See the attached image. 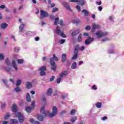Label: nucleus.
Instances as JSON below:
<instances>
[{"mask_svg":"<svg viewBox=\"0 0 124 124\" xmlns=\"http://www.w3.org/2000/svg\"><path fill=\"white\" fill-rule=\"evenodd\" d=\"M63 23V20H62V19H60V21H59V24L60 25H62Z\"/></svg>","mask_w":124,"mask_h":124,"instance_id":"obj_57","label":"nucleus"},{"mask_svg":"<svg viewBox=\"0 0 124 124\" xmlns=\"http://www.w3.org/2000/svg\"><path fill=\"white\" fill-rule=\"evenodd\" d=\"M55 79V76H52L51 78H50L49 81L50 82H53Z\"/></svg>","mask_w":124,"mask_h":124,"instance_id":"obj_51","label":"nucleus"},{"mask_svg":"<svg viewBox=\"0 0 124 124\" xmlns=\"http://www.w3.org/2000/svg\"><path fill=\"white\" fill-rule=\"evenodd\" d=\"M7 28V24L5 22H4L1 24V29L4 30Z\"/></svg>","mask_w":124,"mask_h":124,"instance_id":"obj_21","label":"nucleus"},{"mask_svg":"<svg viewBox=\"0 0 124 124\" xmlns=\"http://www.w3.org/2000/svg\"><path fill=\"white\" fill-rule=\"evenodd\" d=\"M57 11H59V8L55 7L53 8L52 12L54 13L57 12Z\"/></svg>","mask_w":124,"mask_h":124,"instance_id":"obj_42","label":"nucleus"},{"mask_svg":"<svg viewBox=\"0 0 124 124\" xmlns=\"http://www.w3.org/2000/svg\"><path fill=\"white\" fill-rule=\"evenodd\" d=\"M12 64L13 65L14 68H15L16 71H17L18 70V67L17 66V64H16V62H15V61L13 60L12 62Z\"/></svg>","mask_w":124,"mask_h":124,"instance_id":"obj_18","label":"nucleus"},{"mask_svg":"<svg viewBox=\"0 0 124 124\" xmlns=\"http://www.w3.org/2000/svg\"><path fill=\"white\" fill-rule=\"evenodd\" d=\"M102 105V104H101V103L98 102L96 104V107H97V108H101Z\"/></svg>","mask_w":124,"mask_h":124,"instance_id":"obj_32","label":"nucleus"},{"mask_svg":"<svg viewBox=\"0 0 124 124\" xmlns=\"http://www.w3.org/2000/svg\"><path fill=\"white\" fill-rule=\"evenodd\" d=\"M21 83H22V81L21 80V79L17 80L16 83V86L19 87V86L21 85Z\"/></svg>","mask_w":124,"mask_h":124,"instance_id":"obj_30","label":"nucleus"},{"mask_svg":"<svg viewBox=\"0 0 124 124\" xmlns=\"http://www.w3.org/2000/svg\"><path fill=\"white\" fill-rule=\"evenodd\" d=\"M94 40V38L91 37V36L88 37V38L85 40V44L86 45H90L91 42H93Z\"/></svg>","mask_w":124,"mask_h":124,"instance_id":"obj_7","label":"nucleus"},{"mask_svg":"<svg viewBox=\"0 0 124 124\" xmlns=\"http://www.w3.org/2000/svg\"><path fill=\"white\" fill-rule=\"evenodd\" d=\"M95 29H100V25L98 24H94L93 26Z\"/></svg>","mask_w":124,"mask_h":124,"instance_id":"obj_34","label":"nucleus"},{"mask_svg":"<svg viewBox=\"0 0 124 124\" xmlns=\"http://www.w3.org/2000/svg\"><path fill=\"white\" fill-rule=\"evenodd\" d=\"M102 3V2H101V1H96V4H98V5H101V4Z\"/></svg>","mask_w":124,"mask_h":124,"instance_id":"obj_58","label":"nucleus"},{"mask_svg":"<svg viewBox=\"0 0 124 124\" xmlns=\"http://www.w3.org/2000/svg\"><path fill=\"white\" fill-rule=\"evenodd\" d=\"M50 18L51 19V20H55V16H50Z\"/></svg>","mask_w":124,"mask_h":124,"instance_id":"obj_61","label":"nucleus"},{"mask_svg":"<svg viewBox=\"0 0 124 124\" xmlns=\"http://www.w3.org/2000/svg\"><path fill=\"white\" fill-rule=\"evenodd\" d=\"M40 15H41V19H44V18H46L49 16V14L47 12L44 11L43 10L40 11Z\"/></svg>","mask_w":124,"mask_h":124,"instance_id":"obj_6","label":"nucleus"},{"mask_svg":"<svg viewBox=\"0 0 124 124\" xmlns=\"http://www.w3.org/2000/svg\"><path fill=\"white\" fill-rule=\"evenodd\" d=\"M26 99L28 102H31V95H30V93H26Z\"/></svg>","mask_w":124,"mask_h":124,"instance_id":"obj_20","label":"nucleus"},{"mask_svg":"<svg viewBox=\"0 0 124 124\" xmlns=\"http://www.w3.org/2000/svg\"><path fill=\"white\" fill-rule=\"evenodd\" d=\"M5 8V6L4 5H1L0 6V9H4Z\"/></svg>","mask_w":124,"mask_h":124,"instance_id":"obj_60","label":"nucleus"},{"mask_svg":"<svg viewBox=\"0 0 124 124\" xmlns=\"http://www.w3.org/2000/svg\"><path fill=\"white\" fill-rule=\"evenodd\" d=\"M14 51L16 53H18L20 51V47H15Z\"/></svg>","mask_w":124,"mask_h":124,"instance_id":"obj_45","label":"nucleus"},{"mask_svg":"<svg viewBox=\"0 0 124 124\" xmlns=\"http://www.w3.org/2000/svg\"><path fill=\"white\" fill-rule=\"evenodd\" d=\"M59 20H60V18H59V17H56L55 19L54 25L55 26H57V25H58V23H59Z\"/></svg>","mask_w":124,"mask_h":124,"instance_id":"obj_31","label":"nucleus"},{"mask_svg":"<svg viewBox=\"0 0 124 124\" xmlns=\"http://www.w3.org/2000/svg\"><path fill=\"white\" fill-rule=\"evenodd\" d=\"M40 75L41 76H46V73H45V71H41Z\"/></svg>","mask_w":124,"mask_h":124,"instance_id":"obj_35","label":"nucleus"},{"mask_svg":"<svg viewBox=\"0 0 124 124\" xmlns=\"http://www.w3.org/2000/svg\"><path fill=\"white\" fill-rule=\"evenodd\" d=\"M26 87L27 89H31L32 88V84H31V82H27L26 84Z\"/></svg>","mask_w":124,"mask_h":124,"instance_id":"obj_16","label":"nucleus"},{"mask_svg":"<svg viewBox=\"0 0 124 124\" xmlns=\"http://www.w3.org/2000/svg\"><path fill=\"white\" fill-rule=\"evenodd\" d=\"M98 10L100 11H102V7H101V6H99V7H98Z\"/></svg>","mask_w":124,"mask_h":124,"instance_id":"obj_64","label":"nucleus"},{"mask_svg":"<svg viewBox=\"0 0 124 124\" xmlns=\"http://www.w3.org/2000/svg\"><path fill=\"white\" fill-rule=\"evenodd\" d=\"M73 23H74V24H77V25H78L79 24V23H80V20L79 19H76L73 21Z\"/></svg>","mask_w":124,"mask_h":124,"instance_id":"obj_40","label":"nucleus"},{"mask_svg":"<svg viewBox=\"0 0 124 124\" xmlns=\"http://www.w3.org/2000/svg\"><path fill=\"white\" fill-rule=\"evenodd\" d=\"M16 117H18V121L20 123H23L24 122V115L21 112H17L16 113Z\"/></svg>","mask_w":124,"mask_h":124,"instance_id":"obj_5","label":"nucleus"},{"mask_svg":"<svg viewBox=\"0 0 124 124\" xmlns=\"http://www.w3.org/2000/svg\"><path fill=\"white\" fill-rule=\"evenodd\" d=\"M21 21H22L21 19H19V22H20V23H21V24L19 27V32H22V31H23V30H24V27H25V24H24V23H23V22H21Z\"/></svg>","mask_w":124,"mask_h":124,"instance_id":"obj_8","label":"nucleus"},{"mask_svg":"<svg viewBox=\"0 0 124 124\" xmlns=\"http://www.w3.org/2000/svg\"><path fill=\"white\" fill-rule=\"evenodd\" d=\"M2 82L4 84L6 88H8V84H7V80L5 79H2Z\"/></svg>","mask_w":124,"mask_h":124,"instance_id":"obj_36","label":"nucleus"},{"mask_svg":"<svg viewBox=\"0 0 124 124\" xmlns=\"http://www.w3.org/2000/svg\"><path fill=\"white\" fill-rule=\"evenodd\" d=\"M6 104L5 103L1 104V109H4L5 108Z\"/></svg>","mask_w":124,"mask_h":124,"instance_id":"obj_48","label":"nucleus"},{"mask_svg":"<svg viewBox=\"0 0 124 124\" xmlns=\"http://www.w3.org/2000/svg\"><path fill=\"white\" fill-rule=\"evenodd\" d=\"M63 5H64V6L65 7L66 9H67V10L70 11V12H71V11H72V10H71V8H70V6H69V4H68V3H67V2H63Z\"/></svg>","mask_w":124,"mask_h":124,"instance_id":"obj_9","label":"nucleus"},{"mask_svg":"<svg viewBox=\"0 0 124 124\" xmlns=\"http://www.w3.org/2000/svg\"><path fill=\"white\" fill-rule=\"evenodd\" d=\"M76 8L79 12H80V11H81V7H80V6L77 5Z\"/></svg>","mask_w":124,"mask_h":124,"instance_id":"obj_52","label":"nucleus"},{"mask_svg":"<svg viewBox=\"0 0 124 124\" xmlns=\"http://www.w3.org/2000/svg\"><path fill=\"white\" fill-rule=\"evenodd\" d=\"M96 35H97V38H101V37H103V36H107L108 34V32H102L101 31H98L95 33Z\"/></svg>","mask_w":124,"mask_h":124,"instance_id":"obj_4","label":"nucleus"},{"mask_svg":"<svg viewBox=\"0 0 124 124\" xmlns=\"http://www.w3.org/2000/svg\"><path fill=\"white\" fill-rule=\"evenodd\" d=\"M65 42V39H61L59 40V43L60 44H63Z\"/></svg>","mask_w":124,"mask_h":124,"instance_id":"obj_43","label":"nucleus"},{"mask_svg":"<svg viewBox=\"0 0 124 124\" xmlns=\"http://www.w3.org/2000/svg\"><path fill=\"white\" fill-rule=\"evenodd\" d=\"M79 33H80L79 30H75L72 32L71 35L72 36H76V35H77V34H79Z\"/></svg>","mask_w":124,"mask_h":124,"instance_id":"obj_12","label":"nucleus"},{"mask_svg":"<svg viewBox=\"0 0 124 124\" xmlns=\"http://www.w3.org/2000/svg\"><path fill=\"white\" fill-rule=\"evenodd\" d=\"M5 63L8 66H11V62L9 61V59L6 58L5 60Z\"/></svg>","mask_w":124,"mask_h":124,"instance_id":"obj_23","label":"nucleus"},{"mask_svg":"<svg viewBox=\"0 0 124 124\" xmlns=\"http://www.w3.org/2000/svg\"><path fill=\"white\" fill-rule=\"evenodd\" d=\"M47 68L45 65L42 66L38 69L39 71H46Z\"/></svg>","mask_w":124,"mask_h":124,"instance_id":"obj_19","label":"nucleus"},{"mask_svg":"<svg viewBox=\"0 0 124 124\" xmlns=\"http://www.w3.org/2000/svg\"><path fill=\"white\" fill-rule=\"evenodd\" d=\"M53 92V90L51 88H49L46 92V95H48L49 96H51L52 95V93Z\"/></svg>","mask_w":124,"mask_h":124,"instance_id":"obj_15","label":"nucleus"},{"mask_svg":"<svg viewBox=\"0 0 124 124\" xmlns=\"http://www.w3.org/2000/svg\"><path fill=\"white\" fill-rule=\"evenodd\" d=\"M65 97H67V96L66 95H62L61 96V98H62V99H64Z\"/></svg>","mask_w":124,"mask_h":124,"instance_id":"obj_59","label":"nucleus"},{"mask_svg":"<svg viewBox=\"0 0 124 124\" xmlns=\"http://www.w3.org/2000/svg\"><path fill=\"white\" fill-rule=\"evenodd\" d=\"M108 52V54H114L115 53V50L114 49H109Z\"/></svg>","mask_w":124,"mask_h":124,"instance_id":"obj_37","label":"nucleus"},{"mask_svg":"<svg viewBox=\"0 0 124 124\" xmlns=\"http://www.w3.org/2000/svg\"><path fill=\"white\" fill-rule=\"evenodd\" d=\"M4 60V55L3 54L0 53V61H3Z\"/></svg>","mask_w":124,"mask_h":124,"instance_id":"obj_38","label":"nucleus"},{"mask_svg":"<svg viewBox=\"0 0 124 124\" xmlns=\"http://www.w3.org/2000/svg\"><path fill=\"white\" fill-rule=\"evenodd\" d=\"M9 117H10V115H9V114H7V115H6L4 116V119L5 120H8V119L9 118Z\"/></svg>","mask_w":124,"mask_h":124,"instance_id":"obj_49","label":"nucleus"},{"mask_svg":"<svg viewBox=\"0 0 124 124\" xmlns=\"http://www.w3.org/2000/svg\"><path fill=\"white\" fill-rule=\"evenodd\" d=\"M82 13H83L84 16H89V12L87 11V10L84 9L82 11Z\"/></svg>","mask_w":124,"mask_h":124,"instance_id":"obj_25","label":"nucleus"},{"mask_svg":"<svg viewBox=\"0 0 124 124\" xmlns=\"http://www.w3.org/2000/svg\"><path fill=\"white\" fill-rule=\"evenodd\" d=\"M91 31L92 32H94L95 31V28H93H93L91 30Z\"/></svg>","mask_w":124,"mask_h":124,"instance_id":"obj_63","label":"nucleus"},{"mask_svg":"<svg viewBox=\"0 0 124 124\" xmlns=\"http://www.w3.org/2000/svg\"><path fill=\"white\" fill-rule=\"evenodd\" d=\"M66 113V110H62L60 112V115H64Z\"/></svg>","mask_w":124,"mask_h":124,"instance_id":"obj_53","label":"nucleus"},{"mask_svg":"<svg viewBox=\"0 0 124 124\" xmlns=\"http://www.w3.org/2000/svg\"><path fill=\"white\" fill-rule=\"evenodd\" d=\"M17 62L19 64L23 63L24 62V60L22 59H18L17 60Z\"/></svg>","mask_w":124,"mask_h":124,"instance_id":"obj_46","label":"nucleus"},{"mask_svg":"<svg viewBox=\"0 0 124 124\" xmlns=\"http://www.w3.org/2000/svg\"><path fill=\"white\" fill-rule=\"evenodd\" d=\"M62 78L61 77H59V78H57V84H60L61 83V81H62Z\"/></svg>","mask_w":124,"mask_h":124,"instance_id":"obj_47","label":"nucleus"},{"mask_svg":"<svg viewBox=\"0 0 124 124\" xmlns=\"http://www.w3.org/2000/svg\"><path fill=\"white\" fill-rule=\"evenodd\" d=\"M10 122L12 124H17L19 123L17 119H11Z\"/></svg>","mask_w":124,"mask_h":124,"instance_id":"obj_22","label":"nucleus"},{"mask_svg":"<svg viewBox=\"0 0 124 124\" xmlns=\"http://www.w3.org/2000/svg\"><path fill=\"white\" fill-rule=\"evenodd\" d=\"M92 90H94V91H96V90H97V88H96V86H95V85H93L92 86Z\"/></svg>","mask_w":124,"mask_h":124,"instance_id":"obj_56","label":"nucleus"},{"mask_svg":"<svg viewBox=\"0 0 124 124\" xmlns=\"http://www.w3.org/2000/svg\"><path fill=\"white\" fill-rule=\"evenodd\" d=\"M78 4H80V5H85V0H78Z\"/></svg>","mask_w":124,"mask_h":124,"instance_id":"obj_27","label":"nucleus"},{"mask_svg":"<svg viewBox=\"0 0 124 124\" xmlns=\"http://www.w3.org/2000/svg\"><path fill=\"white\" fill-rule=\"evenodd\" d=\"M77 68V62H74L71 65V68L72 69H75Z\"/></svg>","mask_w":124,"mask_h":124,"instance_id":"obj_24","label":"nucleus"},{"mask_svg":"<svg viewBox=\"0 0 124 124\" xmlns=\"http://www.w3.org/2000/svg\"><path fill=\"white\" fill-rule=\"evenodd\" d=\"M59 35H60V36H61V37H63L64 38H65V37H66V35H65V34L63 33V32L62 31L60 34Z\"/></svg>","mask_w":124,"mask_h":124,"instance_id":"obj_39","label":"nucleus"},{"mask_svg":"<svg viewBox=\"0 0 124 124\" xmlns=\"http://www.w3.org/2000/svg\"><path fill=\"white\" fill-rule=\"evenodd\" d=\"M38 120H39V121H40V122H43V121L44 120V117L42 115H39L38 116Z\"/></svg>","mask_w":124,"mask_h":124,"instance_id":"obj_26","label":"nucleus"},{"mask_svg":"<svg viewBox=\"0 0 124 124\" xmlns=\"http://www.w3.org/2000/svg\"><path fill=\"white\" fill-rule=\"evenodd\" d=\"M68 74V71L65 70L63 71L60 75L59 77H61V78H63V77H65Z\"/></svg>","mask_w":124,"mask_h":124,"instance_id":"obj_10","label":"nucleus"},{"mask_svg":"<svg viewBox=\"0 0 124 124\" xmlns=\"http://www.w3.org/2000/svg\"><path fill=\"white\" fill-rule=\"evenodd\" d=\"M101 120H102L103 121H105V120H107V117L104 116L101 118Z\"/></svg>","mask_w":124,"mask_h":124,"instance_id":"obj_62","label":"nucleus"},{"mask_svg":"<svg viewBox=\"0 0 124 124\" xmlns=\"http://www.w3.org/2000/svg\"><path fill=\"white\" fill-rule=\"evenodd\" d=\"M25 110L27 113L30 114V113H31V110H32V108L31 107H27L25 108Z\"/></svg>","mask_w":124,"mask_h":124,"instance_id":"obj_17","label":"nucleus"},{"mask_svg":"<svg viewBox=\"0 0 124 124\" xmlns=\"http://www.w3.org/2000/svg\"><path fill=\"white\" fill-rule=\"evenodd\" d=\"M15 92H16V93H20V92H21V88H20V87L17 86L16 88H15L14 89Z\"/></svg>","mask_w":124,"mask_h":124,"instance_id":"obj_28","label":"nucleus"},{"mask_svg":"<svg viewBox=\"0 0 124 124\" xmlns=\"http://www.w3.org/2000/svg\"><path fill=\"white\" fill-rule=\"evenodd\" d=\"M12 112H14V113L17 112L18 111V107L15 104H13L12 108Z\"/></svg>","mask_w":124,"mask_h":124,"instance_id":"obj_11","label":"nucleus"},{"mask_svg":"<svg viewBox=\"0 0 124 124\" xmlns=\"http://www.w3.org/2000/svg\"><path fill=\"white\" fill-rule=\"evenodd\" d=\"M66 61V54L64 53L62 55V62H65Z\"/></svg>","mask_w":124,"mask_h":124,"instance_id":"obj_14","label":"nucleus"},{"mask_svg":"<svg viewBox=\"0 0 124 124\" xmlns=\"http://www.w3.org/2000/svg\"><path fill=\"white\" fill-rule=\"evenodd\" d=\"M77 118L76 117H74L70 119V121L72 123H74V122H75V121H77Z\"/></svg>","mask_w":124,"mask_h":124,"instance_id":"obj_41","label":"nucleus"},{"mask_svg":"<svg viewBox=\"0 0 124 124\" xmlns=\"http://www.w3.org/2000/svg\"><path fill=\"white\" fill-rule=\"evenodd\" d=\"M86 31H90L91 30V26H87L85 28Z\"/></svg>","mask_w":124,"mask_h":124,"instance_id":"obj_50","label":"nucleus"},{"mask_svg":"<svg viewBox=\"0 0 124 124\" xmlns=\"http://www.w3.org/2000/svg\"><path fill=\"white\" fill-rule=\"evenodd\" d=\"M55 62H58L59 61V58L56 56L55 54H53V57L50 58L49 63L50 65H51V69L53 71H56L57 69V65H56Z\"/></svg>","mask_w":124,"mask_h":124,"instance_id":"obj_3","label":"nucleus"},{"mask_svg":"<svg viewBox=\"0 0 124 124\" xmlns=\"http://www.w3.org/2000/svg\"><path fill=\"white\" fill-rule=\"evenodd\" d=\"M78 40V42H82V34H79Z\"/></svg>","mask_w":124,"mask_h":124,"instance_id":"obj_33","label":"nucleus"},{"mask_svg":"<svg viewBox=\"0 0 124 124\" xmlns=\"http://www.w3.org/2000/svg\"><path fill=\"white\" fill-rule=\"evenodd\" d=\"M55 31L58 35H60V34L62 32V31H61V28L59 26L56 27Z\"/></svg>","mask_w":124,"mask_h":124,"instance_id":"obj_13","label":"nucleus"},{"mask_svg":"<svg viewBox=\"0 0 124 124\" xmlns=\"http://www.w3.org/2000/svg\"><path fill=\"white\" fill-rule=\"evenodd\" d=\"M4 69L6 70V71H7V72H10V71H11L12 70V69L11 68H9L7 66H5L4 67Z\"/></svg>","mask_w":124,"mask_h":124,"instance_id":"obj_29","label":"nucleus"},{"mask_svg":"<svg viewBox=\"0 0 124 124\" xmlns=\"http://www.w3.org/2000/svg\"><path fill=\"white\" fill-rule=\"evenodd\" d=\"M75 113H76L75 109H72L70 112V114L71 115H74V114H75Z\"/></svg>","mask_w":124,"mask_h":124,"instance_id":"obj_54","label":"nucleus"},{"mask_svg":"<svg viewBox=\"0 0 124 124\" xmlns=\"http://www.w3.org/2000/svg\"><path fill=\"white\" fill-rule=\"evenodd\" d=\"M40 112L44 117L48 116V117L52 118L53 117H55V116L58 114V108H57V107L54 106L52 108V112L51 113H46V111H45V107H43L41 108Z\"/></svg>","mask_w":124,"mask_h":124,"instance_id":"obj_1","label":"nucleus"},{"mask_svg":"<svg viewBox=\"0 0 124 124\" xmlns=\"http://www.w3.org/2000/svg\"><path fill=\"white\" fill-rule=\"evenodd\" d=\"M79 1V0H70V2H78Z\"/></svg>","mask_w":124,"mask_h":124,"instance_id":"obj_55","label":"nucleus"},{"mask_svg":"<svg viewBox=\"0 0 124 124\" xmlns=\"http://www.w3.org/2000/svg\"><path fill=\"white\" fill-rule=\"evenodd\" d=\"M86 48L84 46H81L80 47L79 45H77L75 46L74 50V55L72 58V60H76L78 58V53H79V50L80 51H84Z\"/></svg>","mask_w":124,"mask_h":124,"instance_id":"obj_2","label":"nucleus"},{"mask_svg":"<svg viewBox=\"0 0 124 124\" xmlns=\"http://www.w3.org/2000/svg\"><path fill=\"white\" fill-rule=\"evenodd\" d=\"M42 102H44L45 104V103H46V102H47V99H46V98L45 97H43L42 98Z\"/></svg>","mask_w":124,"mask_h":124,"instance_id":"obj_44","label":"nucleus"}]
</instances>
